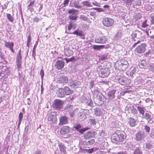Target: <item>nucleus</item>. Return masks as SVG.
<instances>
[{
    "mask_svg": "<svg viewBox=\"0 0 154 154\" xmlns=\"http://www.w3.org/2000/svg\"><path fill=\"white\" fill-rule=\"evenodd\" d=\"M126 137V135L124 132L119 131L117 133H115L112 135L111 139L113 142L118 144L119 142L123 141Z\"/></svg>",
    "mask_w": 154,
    "mask_h": 154,
    "instance_id": "nucleus-1",
    "label": "nucleus"
},
{
    "mask_svg": "<svg viewBox=\"0 0 154 154\" xmlns=\"http://www.w3.org/2000/svg\"><path fill=\"white\" fill-rule=\"evenodd\" d=\"M129 66V64L128 61L124 60H119L115 64V67L116 69L122 71L125 70Z\"/></svg>",
    "mask_w": 154,
    "mask_h": 154,
    "instance_id": "nucleus-2",
    "label": "nucleus"
},
{
    "mask_svg": "<svg viewBox=\"0 0 154 154\" xmlns=\"http://www.w3.org/2000/svg\"><path fill=\"white\" fill-rule=\"evenodd\" d=\"M98 68L99 69H100L99 72L100 77L102 78H105L108 77L109 75L110 72L109 68H102V67L100 66H99Z\"/></svg>",
    "mask_w": 154,
    "mask_h": 154,
    "instance_id": "nucleus-3",
    "label": "nucleus"
},
{
    "mask_svg": "<svg viewBox=\"0 0 154 154\" xmlns=\"http://www.w3.org/2000/svg\"><path fill=\"white\" fill-rule=\"evenodd\" d=\"M114 23L113 20L111 18L105 17L103 18L102 21L103 24L106 26L110 27Z\"/></svg>",
    "mask_w": 154,
    "mask_h": 154,
    "instance_id": "nucleus-4",
    "label": "nucleus"
},
{
    "mask_svg": "<svg viewBox=\"0 0 154 154\" xmlns=\"http://www.w3.org/2000/svg\"><path fill=\"white\" fill-rule=\"evenodd\" d=\"M77 10H75L74 9H72L69 10L68 11V13L69 14H70L69 16V18L70 19L72 20H75L77 18V14L76 13L78 12Z\"/></svg>",
    "mask_w": 154,
    "mask_h": 154,
    "instance_id": "nucleus-5",
    "label": "nucleus"
},
{
    "mask_svg": "<svg viewBox=\"0 0 154 154\" xmlns=\"http://www.w3.org/2000/svg\"><path fill=\"white\" fill-rule=\"evenodd\" d=\"M22 57L21 54V51L20 50L17 54L16 60L17 65L19 68H21V64L22 63Z\"/></svg>",
    "mask_w": 154,
    "mask_h": 154,
    "instance_id": "nucleus-6",
    "label": "nucleus"
},
{
    "mask_svg": "<svg viewBox=\"0 0 154 154\" xmlns=\"http://www.w3.org/2000/svg\"><path fill=\"white\" fill-rule=\"evenodd\" d=\"M103 95L101 94H100L98 91L97 89L94 90L93 92V98L99 101H101Z\"/></svg>",
    "mask_w": 154,
    "mask_h": 154,
    "instance_id": "nucleus-7",
    "label": "nucleus"
},
{
    "mask_svg": "<svg viewBox=\"0 0 154 154\" xmlns=\"http://www.w3.org/2000/svg\"><path fill=\"white\" fill-rule=\"evenodd\" d=\"M146 46V45L145 44H142L140 45L137 47L135 49V51L138 53H143L145 51Z\"/></svg>",
    "mask_w": 154,
    "mask_h": 154,
    "instance_id": "nucleus-8",
    "label": "nucleus"
},
{
    "mask_svg": "<svg viewBox=\"0 0 154 154\" xmlns=\"http://www.w3.org/2000/svg\"><path fill=\"white\" fill-rule=\"evenodd\" d=\"M48 119L51 123H55L57 120V118L56 116L54 114V113L51 112L50 113L48 116Z\"/></svg>",
    "mask_w": 154,
    "mask_h": 154,
    "instance_id": "nucleus-9",
    "label": "nucleus"
},
{
    "mask_svg": "<svg viewBox=\"0 0 154 154\" xmlns=\"http://www.w3.org/2000/svg\"><path fill=\"white\" fill-rule=\"evenodd\" d=\"M121 124L120 122L116 119H113L109 124V126L111 128H118Z\"/></svg>",
    "mask_w": 154,
    "mask_h": 154,
    "instance_id": "nucleus-10",
    "label": "nucleus"
},
{
    "mask_svg": "<svg viewBox=\"0 0 154 154\" xmlns=\"http://www.w3.org/2000/svg\"><path fill=\"white\" fill-rule=\"evenodd\" d=\"M135 139L137 141H141L143 140L145 136L144 133L143 131H139L135 135Z\"/></svg>",
    "mask_w": 154,
    "mask_h": 154,
    "instance_id": "nucleus-11",
    "label": "nucleus"
},
{
    "mask_svg": "<svg viewBox=\"0 0 154 154\" xmlns=\"http://www.w3.org/2000/svg\"><path fill=\"white\" fill-rule=\"evenodd\" d=\"M116 91L115 89H112L108 93L107 96L108 97V100L109 101L108 102L110 101V100H112L115 98V93Z\"/></svg>",
    "mask_w": 154,
    "mask_h": 154,
    "instance_id": "nucleus-12",
    "label": "nucleus"
},
{
    "mask_svg": "<svg viewBox=\"0 0 154 154\" xmlns=\"http://www.w3.org/2000/svg\"><path fill=\"white\" fill-rule=\"evenodd\" d=\"M63 102L61 100H56L54 101V107L56 109H61L63 108Z\"/></svg>",
    "mask_w": 154,
    "mask_h": 154,
    "instance_id": "nucleus-13",
    "label": "nucleus"
},
{
    "mask_svg": "<svg viewBox=\"0 0 154 154\" xmlns=\"http://www.w3.org/2000/svg\"><path fill=\"white\" fill-rule=\"evenodd\" d=\"M106 38L105 36H101L96 38L95 39L96 42L98 43L103 44L106 42Z\"/></svg>",
    "mask_w": 154,
    "mask_h": 154,
    "instance_id": "nucleus-14",
    "label": "nucleus"
},
{
    "mask_svg": "<svg viewBox=\"0 0 154 154\" xmlns=\"http://www.w3.org/2000/svg\"><path fill=\"white\" fill-rule=\"evenodd\" d=\"M5 46L6 48H9L13 53L14 52L13 46L14 43L12 42H7L6 41H4Z\"/></svg>",
    "mask_w": 154,
    "mask_h": 154,
    "instance_id": "nucleus-15",
    "label": "nucleus"
},
{
    "mask_svg": "<svg viewBox=\"0 0 154 154\" xmlns=\"http://www.w3.org/2000/svg\"><path fill=\"white\" fill-rule=\"evenodd\" d=\"M58 146L59 147L60 151L62 153L65 154L66 153V147L64 144L63 143H60L59 141L58 143Z\"/></svg>",
    "mask_w": 154,
    "mask_h": 154,
    "instance_id": "nucleus-16",
    "label": "nucleus"
},
{
    "mask_svg": "<svg viewBox=\"0 0 154 154\" xmlns=\"http://www.w3.org/2000/svg\"><path fill=\"white\" fill-rule=\"evenodd\" d=\"M64 63V62L63 60H58L56 63L55 66L58 69H61L63 67Z\"/></svg>",
    "mask_w": 154,
    "mask_h": 154,
    "instance_id": "nucleus-17",
    "label": "nucleus"
},
{
    "mask_svg": "<svg viewBox=\"0 0 154 154\" xmlns=\"http://www.w3.org/2000/svg\"><path fill=\"white\" fill-rule=\"evenodd\" d=\"M60 123L59 125H63L68 123V118L65 116L61 117L59 119Z\"/></svg>",
    "mask_w": 154,
    "mask_h": 154,
    "instance_id": "nucleus-18",
    "label": "nucleus"
},
{
    "mask_svg": "<svg viewBox=\"0 0 154 154\" xmlns=\"http://www.w3.org/2000/svg\"><path fill=\"white\" fill-rule=\"evenodd\" d=\"M70 128L67 126L63 127L61 129L60 133L62 134H65L70 132Z\"/></svg>",
    "mask_w": 154,
    "mask_h": 154,
    "instance_id": "nucleus-19",
    "label": "nucleus"
},
{
    "mask_svg": "<svg viewBox=\"0 0 154 154\" xmlns=\"http://www.w3.org/2000/svg\"><path fill=\"white\" fill-rule=\"evenodd\" d=\"M64 52L66 56L70 57L72 55L73 51L69 47H64Z\"/></svg>",
    "mask_w": 154,
    "mask_h": 154,
    "instance_id": "nucleus-20",
    "label": "nucleus"
},
{
    "mask_svg": "<svg viewBox=\"0 0 154 154\" xmlns=\"http://www.w3.org/2000/svg\"><path fill=\"white\" fill-rule=\"evenodd\" d=\"M128 109L130 112H131L134 115L137 114L138 113L137 109L134 108L133 105L128 107Z\"/></svg>",
    "mask_w": 154,
    "mask_h": 154,
    "instance_id": "nucleus-21",
    "label": "nucleus"
},
{
    "mask_svg": "<svg viewBox=\"0 0 154 154\" xmlns=\"http://www.w3.org/2000/svg\"><path fill=\"white\" fill-rule=\"evenodd\" d=\"M58 81L59 83H66L68 81V79L66 77L63 75L58 79Z\"/></svg>",
    "mask_w": 154,
    "mask_h": 154,
    "instance_id": "nucleus-22",
    "label": "nucleus"
},
{
    "mask_svg": "<svg viewBox=\"0 0 154 154\" xmlns=\"http://www.w3.org/2000/svg\"><path fill=\"white\" fill-rule=\"evenodd\" d=\"M57 95L58 97H62L65 96V94L62 88H59L57 93Z\"/></svg>",
    "mask_w": 154,
    "mask_h": 154,
    "instance_id": "nucleus-23",
    "label": "nucleus"
},
{
    "mask_svg": "<svg viewBox=\"0 0 154 154\" xmlns=\"http://www.w3.org/2000/svg\"><path fill=\"white\" fill-rule=\"evenodd\" d=\"M78 116L80 118L79 119L81 121L84 120L86 118L85 113L84 112H80L78 114Z\"/></svg>",
    "mask_w": 154,
    "mask_h": 154,
    "instance_id": "nucleus-24",
    "label": "nucleus"
},
{
    "mask_svg": "<svg viewBox=\"0 0 154 154\" xmlns=\"http://www.w3.org/2000/svg\"><path fill=\"white\" fill-rule=\"evenodd\" d=\"M94 142L95 141L94 139H91L88 140H86L84 143L85 145L90 146L93 144Z\"/></svg>",
    "mask_w": 154,
    "mask_h": 154,
    "instance_id": "nucleus-25",
    "label": "nucleus"
},
{
    "mask_svg": "<svg viewBox=\"0 0 154 154\" xmlns=\"http://www.w3.org/2000/svg\"><path fill=\"white\" fill-rule=\"evenodd\" d=\"M72 33L79 36H83L84 35L83 32L82 30L79 29L75 31Z\"/></svg>",
    "mask_w": 154,
    "mask_h": 154,
    "instance_id": "nucleus-26",
    "label": "nucleus"
},
{
    "mask_svg": "<svg viewBox=\"0 0 154 154\" xmlns=\"http://www.w3.org/2000/svg\"><path fill=\"white\" fill-rule=\"evenodd\" d=\"M145 118L147 120L148 122L150 123H152L153 122L152 119L151 115L147 113H146L145 114Z\"/></svg>",
    "mask_w": 154,
    "mask_h": 154,
    "instance_id": "nucleus-27",
    "label": "nucleus"
},
{
    "mask_svg": "<svg viewBox=\"0 0 154 154\" xmlns=\"http://www.w3.org/2000/svg\"><path fill=\"white\" fill-rule=\"evenodd\" d=\"M136 121L133 118L130 117L129 119V124L131 127L134 126L136 124Z\"/></svg>",
    "mask_w": 154,
    "mask_h": 154,
    "instance_id": "nucleus-28",
    "label": "nucleus"
},
{
    "mask_svg": "<svg viewBox=\"0 0 154 154\" xmlns=\"http://www.w3.org/2000/svg\"><path fill=\"white\" fill-rule=\"evenodd\" d=\"M125 77L119 78L118 76L115 77V79L118 81V82L121 85H123Z\"/></svg>",
    "mask_w": 154,
    "mask_h": 154,
    "instance_id": "nucleus-29",
    "label": "nucleus"
},
{
    "mask_svg": "<svg viewBox=\"0 0 154 154\" xmlns=\"http://www.w3.org/2000/svg\"><path fill=\"white\" fill-rule=\"evenodd\" d=\"M64 92L66 95H68L72 93L71 91L69 90V88L67 86H66L63 88Z\"/></svg>",
    "mask_w": 154,
    "mask_h": 154,
    "instance_id": "nucleus-30",
    "label": "nucleus"
},
{
    "mask_svg": "<svg viewBox=\"0 0 154 154\" xmlns=\"http://www.w3.org/2000/svg\"><path fill=\"white\" fill-rule=\"evenodd\" d=\"M94 113L96 116H100L102 114V112L101 109L99 108H96L94 109Z\"/></svg>",
    "mask_w": 154,
    "mask_h": 154,
    "instance_id": "nucleus-31",
    "label": "nucleus"
},
{
    "mask_svg": "<svg viewBox=\"0 0 154 154\" xmlns=\"http://www.w3.org/2000/svg\"><path fill=\"white\" fill-rule=\"evenodd\" d=\"M64 109L69 112L73 109V106L70 104H67L65 107Z\"/></svg>",
    "mask_w": 154,
    "mask_h": 154,
    "instance_id": "nucleus-32",
    "label": "nucleus"
},
{
    "mask_svg": "<svg viewBox=\"0 0 154 154\" xmlns=\"http://www.w3.org/2000/svg\"><path fill=\"white\" fill-rule=\"evenodd\" d=\"M145 147L146 149H150L153 148V144L149 143L147 142L145 143Z\"/></svg>",
    "mask_w": 154,
    "mask_h": 154,
    "instance_id": "nucleus-33",
    "label": "nucleus"
},
{
    "mask_svg": "<svg viewBox=\"0 0 154 154\" xmlns=\"http://www.w3.org/2000/svg\"><path fill=\"white\" fill-rule=\"evenodd\" d=\"M79 1H74L73 2V7L77 8H81V6L79 5Z\"/></svg>",
    "mask_w": 154,
    "mask_h": 154,
    "instance_id": "nucleus-34",
    "label": "nucleus"
},
{
    "mask_svg": "<svg viewBox=\"0 0 154 154\" xmlns=\"http://www.w3.org/2000/svg\"><path fill=\"white\" fill-rule=\"evenodd\" d=\"M19 122L18 123L17 127H19L20 124L21 123V121H22L23 117V113L20 112V113L19 115Z\"/></svg>",
    "mask_w": 154,
    "mask_h": 154,
    "instance_id": "nucleus-35",
    "label": "nucleus"
},
{
    "mask_svg": "<svg viewBox=\"0 0 154 154\" xmlns=\"http://www.w3.org/2000/svg\"><path fill=\"white\" fill-rule=\"evenodd\" d=\"M97 122L95 119H90L89 120L88 123L90 124L91 125L94 126L96 125Z\"/></svg>",
    "mask_w": 154,
    "mask_h": 154,
    "instance_id": "nucleus-36",
    "label": "nucleus"
},
{
    "mask_svg": "<svg viewBox=\"0 0 154 154\" xmlns=\"http://www.w3.org/2000/svg\"><path fill=\"white\" fill-rule=\"evenodd\" d=\"M146 65V62L144 60H143L141 63L139 64L140 68H144Z\"/></svg>",
    "mask_w": 154,
    "mask_h": 154,
    "instance_id": "nucleus-37",
    "label": "nucleus"
},
{
    "mask_svg": "<svg viewBox=\"0 0 154 154\" xmlns=\"http://www.w3.org/2000/svg\"><path fill=\"white\" fill-rule=\"evenodd\" d=\"M137 108L140 113L143 116L144 115V108L138 106L137 107Z\"/></svg>",
    "mask_w": 154,
    "mask_h": 154,
    "instance_id": "nucleus-38",
    "label": "nucleus"
},
{
    "mask_svg": "<svg viewBox=\"0 0 154 154\" xmlns=\"http://www.w3.org/2000/svg\"><path fill=\"white\" fill-rule=\"evenodd\" d=\"M70 85L72 87L75 88L78 87L79 85L77 82L76 80L72 81L71 82Z\"/></svg>",
    "mask_w": 154,
    "mask_h": 154,
    "instance_id": "nucleus-39",
    "label": "nucleus"
},
{
    "mask_svg": "<svg viewBox=\"0 0 154 154\" xmlns=\"http://www.w3.org/2000/svg\"><path fill=\"white\" fill-rule=\"evenodd\" d=\"M82 5L84 6L88 7H91L92 6L90 2L88 1H83L82 2Z\"/></svg>",
    "mask_w": 154,
    "mask_h": 154,
    "instance_id": "nucleus-40",
    "label": "nucleus"
},
{
    "mask_svg": "<svg viewBox=\"0 0 154 154\" xmlns=\"http://www.w3.org/2000/svg\"><path fill=\"white\" fill-rule=\"evenodd\" d=\"M131 82V79L125 77V81L124 83V85H128L130 84Z\"/></svg>",
    "mask_w": 154,
    "mask_h": 154,
    "instance_id": "nucleus-41",
    "label": "nucleus"
},
{
    "mask_svg": "<svg viewBox=\"0 0 154 154\" xmlns=\"http://www.w3.org/2000/svg\"><path fill=\"white\" fill-rule=\"evenodd\" d=\"M86 103L87 105L90 106H92L93 104V102L91 99H89L88 100H87Z\"/></svg>",
    "mask_w": 154,
    "mask_h": 154,
    "instance_id": "nucleus-42",
    "label": "nucleus"
},
{
    "mask_svg": "<svg viewBox=\"0 0 154 154\" xmlns=\"http://www.w3.org/2000/svg\"><path fill=\"white\" fill-rule=\"evenodd\" d=\"M104 45H93V48L95 49L99 50L101 48H103L104 47Z\"/></svg>",
    "mask_w": 154,
    "mask_h": 154,
    "instance_id": "nucleus-43",
    "label": "nucleus"
},
{
    "mask_svg": "<svg viewBox=\"0 0 154 154\" xmlns=\"http://www.w3.org/2000/svg\"><path fill=\"white\" fill-rule=\"evenodd\" d=\"M7 16L8 19L11 22H13L14 21L13 17L10 14H7Z\"/></svg>",
    "mask_w": 154,
    "mask_h": 154,
    "instance_id": "nucleus-44",
    "label": "nucleus"
},
{
    "mask_svg": "<svg viewBox=\"0 0 154 154\" xmlns=\"http://www.w3.org/2000/svg\"><path fill=\"white\" fill-rule=\"evenodd\" d=\"M132 70L130 73V75L131 77L133 78L134 74L136 72V69L135 67H134V68L132 67Z\"/></svg>",
    "mask_w": 154,
    "mask_h": 154,
    "instance_id": "nucleus-45",
    "label": "nucleus"
},
{
    "mask_svg": "<svg viewBox=\"0 0 154 154\" xmlns=\"http://www.w3.org/2000/svg\"><path fill=\"white\" fill-rule=\"evenodd\" d=\"M124 2L126 4V5H130L132 2L133 0H124Z\"/></svg>",
    "mask_w": 154,
    "mask_h": 154,
    "instance_id": "nucleus-46",
    "label": "nucleus"
},
{
    "mask_svg": "<svg viewBox=\"0 0 154 154\" xmlns=\"http://www.w3.org/2000/svg\"><path fill=\"white\" fill-rule=\"evenodd\" d=\"M94 9L96 10L97 11L99 12H105L106 11H106L105 9H103L102 8H94Z\"/></svg>",
    "mask_w": 154,
    "mask_h": 154,
    "instance_id": "nucleus-47",
    "label": "nucleus"
},
{
    "mask_svg": "<svg viewBox=\"0 0 154 154\" xmlns=\"http://www.w3.org/2000/svg\"><path fill=\"white\" fill-rule=\"evenodd\" d=\"M76 111V109L73 110V109L72 111H70L69 113V115L71 117H73L75 114V111Z\"/></svg>",
    "mask_w": 154,
    "mask_h": 154,
    "instance_id": "nucleus-48",
    "label": "nucleus"
},
{
    "mask_svg": "<svg viewBox=\"0 0 154 154\" xmlns=\"http://www.w3.org/2000/svg\"><path fill=\"white\" fill-rule=\"evenodd\" d=\"M147 21V20H145L142 24V25L141 26L142 27L146 28L148 26V25L146 23Z\"/></svg>",
    "mask_w": 154,
    "mask_h": 154,
    "instance_id": "nucleus-49",
    "label": "nucleus"
},
{
    "mask_svg": "<svg viewBox=\"0 0 154 154\" xmlns=\"http://www.w3.org/2000/svg\"><path fill=\"white\" fill-rule=\"evenodd\" d=\"M40 74L41 76V79L42 80V82L43 80V77L44 75V71L43 69H42L41 70Z\"/></svg>",
    "mask_w": 154,
    "mask_h": 154,
    "instance_id": "nucleus-50",
    "label": "nucleus"
},
{
    "mask_svg": "<svg viewBox=\"0 0 154 154\" xmlns=\"http://www.w3.org/2000/svg\"><path fill=\"white\" fill-rule=\"evenodd\" d=\"M134 154H142V152L139 149H137L134 151Z\"/></svg>",
    "mask_w": 154,
    "mask_h": 154,
    "instance_id": "nucleus-51",
    "label": "nucleus"
},
{
    "mask_svg": "<svg viewBox=\"0 0 154 154\" xmlns=\"http://www.w3.org/2000/svg\"><path fill=\"white\" fill-rule=\"evenodd\" d=\"M94 148H92L90 149H88L86 150V151L87 152V153H91L93 152L94 151Z\"/></svg>",
    "mask_w": 154,
    "mask_h": 154,
    "instance_id": "nucleus-52",
    "label": "nucleus"
},
{
    "mask_svg": "<svg viewBox=\"0 0 154 154\" xmlns=\"http://www.w3.org/2000/svg\"><path fill=\"white\" fill-rule=\"evenodd\" d=\"M33 22L37 23L40 20V19L38 17H35L33 19Z\"/></svg>",
    "mask_w": 154,
    "mask_h": 154,
    "instance_id": "nucleus-53",
    "label": "nucleus"
},
{
    "mask_svg": "<svg viewBox=\"0 0 154 154\" xmlns=\"http://www.w3.org/2000/svg\"><path fill=\"white\" fill-rule=\"evenodd\" d=\"M80 19H82L84 20H87V17L84 15H81L79 17Z\"/></svg>",
    "mask_w": 154,
    "mask_h": 154,
    "instance_id": "nucleus-54",
    "label": "nucleus"
},
{
    "mask_svg": "<svg viewBox=\"0 0 154 154\" xmlns=\"http://www.w3.org/2000/svg\"><path fill=\"white\" fill-rule=\"evenodd\" d=\"M144 127L145 129L146 132L148 133H149L150 131V128L147 125L145 126Z\"/></svg>",
    "mask_w": 154,
    "mask_h": 154,
    "instance_id": "nucleus-55",
    "label": "nucleus"
},
{
    "mask_svg": "<svg viewBox=\"0 0 154 154\" xmlns=\"http://www.w3.org/2000/svg\"><path fill=\"white\" fill-rule=\"evenodd\" d=\"M94 82L93 81H91L89 83V88L90 89L92 88L94 86Z\"/></svg>",
    "mask_w": 154,
    "mask_h": 154,
    "instance_id": "nucleus-56",
    "label": "nucleus"
},
{
    "mask_svg": "<svg viewBox=\"0 0 154 154\" xmlns=\"http://www.w3.org/2000/svg\"><path fill=\"white\" fill-rule=\"evenodd\" d=\"M73 27V24L71 23H70L69 24L68 26V29L69 30H70V29H72Z\"/></svg>",
    "mask_w": 154,
    "mask_h": 154,
    "instance_id": "nucleus-57",
    "label": "nucleus"
},
{
    "mask_svg": "<svg viewBox=\"0 0 154 154\" xmlns=\"http://www.w3.org/2000/svg\"><path fill=\"white\" fill-rule=\"evenodd\" d=\"M100 82L105 85H108L109 82V81H100Z\"/></svg>",
    "mask_w": 154,
    "mask_h": 154,
    "instance_id": "nucleus-58",
    "label": "nucleus"
},
{
    "mask_svg": "<svg viewBox=\"0 0 154 154\" xmlns=\"http://www.w3.org/2000/svg\"><path fill=\"white\" fill-rule=\"evenodd\" d=\"M81 126L80 125H77L74 126V128L77 130H79L81 128Z\"/></svg>",
    "mask_w": 154,
    "mask_h": 154,
    "instance_id": "nucleus-59",
    "label": "nucleus"
},
{
    "mask_svg": "<svg viewBox=\"0 0 154 154\" xmlns=\"http://www.w3.org/2000/svg\"><path fill=\"white\" fill-rule=\"evenodd\" d=\"M69 0H65L64 1L63 4L65 6L68 5Z\"/></svg>",
    "mask_w": 154,
    "mask_h": 154,
    "instance_id": "nucleus-60",
    "label": "nucleus"
},
{
    "mask_svg": "<svg viewBox=\"0 0 154 154\" xmlns=\"http://www.w3.org/2000/svg\"><path fill=\"white\" fill-rule=\"evenodd\" d=\"M35 3V0H33L30 2L29 4L28 5V7H29Z\"/></svg>",
    "mask_w": 154,
    "mask_h": 154,
    "instance_id": "nucleus-61",
    "label": "nucleus"
},
{
    "mask_svg": "<svg viewBox=\"0 0 154 154\" xmlns=\"http://www.w3.org/2000/svg\"><path fill=\"white\" fill-rule=\"evenodd\" d=\"M150 18L151 19V22L152 24H154V15L151 16Z\"/></svg>",
    "mask_w": 154,
    "mask_h": 154,
    "instance_id": "nucleus-62",
    "label": "nucleus"
},
{
    "mask_svg": "<svg viewBox=\"0 0 154 154\" xmlns=\"http://www.w3.org/2000/svg\"><path fill=\"white\" fill-rule=\"evenodd\" d=\"M69 59L70 62H72L74 61L75 60V58L73 57H72L70 58Z\"/></svg>",
    "mask_w": 154,
    "mask_h": 154,
    "instance_id": "nucleus-63",
    "label": "nucleus"
},
{
    "mask_svg": "<svg viewBox=\"0 0 154 154\" xmlns=\"http://www.w3.org/2000/svg\"><path fill=\"white\" fill-rule=\"evenodd\" d=\"M137 34L136 33H133L132 35V38H135L136 37Z\"/></svg>",
    "mask_w": 154,
    "mask_h": 154,
    "instance_id": "nucleus-64",
    "label": "nucleus"
}]
</instances>
